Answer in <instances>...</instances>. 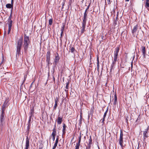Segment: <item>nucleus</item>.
Returning a JSON list of instances; mask_svg holds the SVG:
<instances>
[{
	"label": "nucleus",
	"mask_w": 149,
	"mask_h": 149,
	"mask_svg": "<svg viewBox=\"0 0 149 149\" xmlns=\"http://www.w3.org/2000/svg\"><path fill=\"white\" fill-rule=\"evenodd\" d=\"M23 39L22 38H20L16 42L15 45L16 48V57L19 56L21 54V48L22 46Z\"/></svg>",
	"instance_id": "nucleus-1"
},
{
	"label": "nucleus",
	"mask_w": 149,
	"mask_h": 149,
	"mask_svg": "<svg viewBox=\"0 0 149 149\" xmlns=\"http://www.w3.org/2000/svg\"><path fill=\"white\" fill-rule=\"evenodd\" d=\"M30 43L29 37L24 34V44L23 47L25 53H26L28 51V46Z\"/></svg>",
	"instance_id": "nucleus-2"
},
{
	"label": "nucleus",
	"mask_w": 149,
	"mask_h": 149,
	"mask_svg": "<svg viewBox=\"0 0 149 149\" xmlns=\"http://www.w3.org/2000/svg\"><path fill=\"white\" fill-rule=\"evenodd\" d=\"M55 58L54 59V62L53 63V64L55 66H56L59 62L60 58L58 53H56L54 54Z\"/></svg>",
	"instance_id": "nucleus-3"
},
{
	"label": "nucleus",
	"mask_w": 149,
	"mask_h": 149,
	"mask_svg": "<svg viewBox=\"0 0 149 149\" xmlns=\"http://www.w3.org/2000/svg\"><path fill=\"white\" fill-rule=\"evenodd\" d=\"M1 112L0 116V127H2L4 124L5 122V114L4 112Z\"/></svg>",
	"instance_id": "nucleus-4"
},
{
	"label": "nucleus",
	"mask_w": 149,
	"mask_h": 149,
	"mask_svg": "<svg viewBox=\"0 0 149 149\" xmlns=\"http://www.w3.org/2000/svg\"><path fill=\"white\" fill-rule=\"evenodd\" d=\"M9 105L8 104V101L6 100L4 102L2 107L1 112H4L6 110V108Z\"/></svg>",
	"instance_id": "nucleus-5"
},
{
	"label": "nucleus",
	"mask_w": 149,
	"mask_h": 149,
	"mask_svg": "<svg viewBox=\"0 0 149 149\" xmlns=\"http://www.w3.org/2000/svg\"><path fill=\"white\" fill-rule=\"evenodd\" d=\"M88 11L85 10L82 22H86L87 20L88 14Z\"/></svg>",
	"instance_id": "nucleus-6"
},
{
	"label": "nucleus",
	"mask_w": 149,
	"mask_h": 149,
	"mask_svg": "<svg viewBox=\"0 0 149 149\" xmlns=\"http://www.w3.org/2000/svg\"><path fill=\"white\" fill-rule=\"evenodd\" d=\"M86 25V23L83 22H82V26L81 27V28L80 34L82 35L84 32L85 31V28Z\"/></svg>",
	"instance_id": "nucleus-7"
},
{
	"label": "nucleus",
	"mask_w": 149,
	"mask_h": 149,
	"mask_svg": "<svg viewBox=\"0 0 149 149\" xmlns=\"http://www.w3.org/2000/svg\"><path fill=\"white\" fill-rule=\"evenodd\" d=\"M8 34L10 33L11 29V27L13 23V21L8 20Z\"/></svg>",
	"instance_id": "nucleus-8"
},
{
	"label": "nucleus",
	"mask_w": 149,
	"mask_h": 149,
	"mask_svg": "<svg viewBox=\"0 0 149 149\" xmlns=\"http://www.w3.org/2000/svg\"><path fill=\"white\" fill-rule=\"evenodd\" d=\"M29 147V140L28 136H26V141L25 147L24 149H28Z\"/></svg>",
	"instance_id": "nucleus-9"
},
{
	"label": "nucleus",
	"mask_w": 149,
	"mask_h": 149,
	"mask_svg": "<svg viewBox=\"0 0 149 149\" xmlns=\"http://www.w3.org/2000/svg\"><path fill=\"white\" fill-rule=\"evenodd\" d=\"M138 24H137L134 26L133 29L132 30V32L133 35H134V33H135L138 29Z\"/></svg>",
	"instance_id": "nucleus-10"
},
{
	"label": "nucleus",
	"mask_w": 149,
	"mask_h": 149,
	"mask_svg": "<svg viewBox=\"0 0 149 149\" xmlns=\"http://www.w3.org/2000/svg\"><path fill=\"white\" fill-rule=\"evenodd\" d=\"M148 129V127L147 129H146L143 132V137L144 140L148 137L147 134Z\"/></svg>",
	"instance_id": "nucleus-11"
},
{
	"label": "nucleus",
	"mask_w": 149,
	"mask_h": 149,
	"mask_svg": "<svg viewBox=\"0 0 149 149\" xmlns=\"http://www.w3.org/2000/svg\"><path fill=\"white\" fill-rule=\"evenodd\" d=\"M120 49L119 47H117L115 48V49L114 52V55L115 56H118V53Z\"/></svg>",
	"instance_id": "nucleus-12"
},
{
	"label": "nucleus",
	"mask_w": 149,
	"mask_h": 149,
	"mask_svg": "<svg viewBox=\"0 0 149 149\" xmlns=\"http://www.w3.org/2000/svg\"><path fill=\"white\" fill-rule=\"evenodd\" d=\"M141 48L142 49L141 51L143 53V57L145 58L146 57V47L142 46Z\"/></svg>",
	"instance_id": "nucleus-13"
},
{
	"label": "nucleus",
	"mask_w": 149,
	"mask_h": 149,
	"mask_svg": "<svg viewBox=\"0 0 149 149\" xmlns=\"http://www.w3.org/2000/svg\"><path fill=\"white\" fill-rule=\"evenodd\" d=\"M119 143L120 145L121 146L122 148H123V136H120L119 140Z\"/></svg>",
	"instance_id": "nucleus-14"
},
{
	"label": "nucleus",
	"mask_w": 149,
	"mask_h": 149,
	"mask_svg": "<svg viewBox=\"0 0 149 149\" xmlns=\"http://www.w3.org/2000/svg\"><path fill=\"white\" fill-rule=\"evenodd\" d=\"M46 57V61L47 63V65L49 66V65L50 64L51 65L52 64V63H50V56H47Z\"/></svg>",
	"instance_id": "nucleus-15"
},
{
	"label": "nucleus",
	"mask_w": 149,
	"mask_h": 149,
	"mask_svg": "<svg viewBox=\"0 0 149 149\" xmlns=\"http://www.w3.org/2000/svg\"><path fill=\"white\" fill-rule=\"evenodd\" d=\"M56 125H54V127L53 129V132L52 134V136H56Z\"/></svg>",
	"instance_id": "nucleus-16"
},
{
	"label": "nucleus",
	"mask_w": 149,
	"mask_h": 149,
	"mask_svg": "<svg viewBox=\"0 0 149 149\" xmlns=\"http://www.w3.org/2000/svg\"><path fill=\"white\" fill-rule=\"evenodd\" d=\"M66 127V126L65 123L63 124V135H65V129Z\"/></svg>",
	"instance_id": "nucleus-17"
},
{
	"label": "nucleus",
	"mask_w": 149,
	"mask_h": 149,
	"mask_svg": "<svg viewBox=\"0 0 149 149\" xmlns=\"http://www.w3.org/2000/svg\"><path fill=\"white\" fill-rule=\"evenodd\" d=\"M62 121V118L61 117H58L57 120V122L58 124V125L61 124Z\"/></svg>",
	"instance_id": "nucleus-18"
},
{
	"label": "nucleus",
	"mask_w": 149,
	"mask_h": 149,
	"mask_svg": "<svg viewBox=\"0 0 149 149\" xmlns=\"http://www.w3.org/2000/svg\"><path fill=\"white\" fill-rule=\"evenodd\" d=\"M34 113V109L33 108L31 110L29 114V117L31 118L32 116H33V114Z\"/></svg>",
	"instance_id": "nucleus-19"
},
{
	"label": "nucleus",
	"mask_w": 149,
	"mask_h": 149,
	"mask_svg": "<svg viewBox=\"0 0 149 149\" xmlns=\"http://www.w3.org/2000/svg\"><path fill=\"white\" fill-rule=\"evenodd\" d=\"M97 70H98L99 68V58L98 56L97 55Z\"/></svg>",
	"instance_id": "nucleus-20"
},
{
	"label": "nucleus",
	"mask_w": 149,
	"mask_h": 149,
	"mask_svg": "<svg viewBox=\"0 0 149 149\" xmlns=\"http://www.w3.org/2000/svg\"><path fill=\"white\" fill-rule=\"evenodd\" d=\"M6 7L8 8H11L12 9L13 8V6L10 3H8L6 5Z\"/></svg>",
	"instance_id": "nucleus-21"
},
{
	"label": "nucleus",
	"mask_w": 149,
	"mask_h": 149,
	"mask_svg": "<svg viewBox=\"0 0 149 149\" xmlns=\"http://www.w3.org/2000/svg\"><path fill=\"white\" fill-rule=\"evenodd\" d=\"M114 101L113 102V104L115 105L116 104L117 102V97L116 94H115L114 95Z\"/></svg>",
	"instance_id": "nucleus-22"
},
{
	"label": "nucleus",
	"mask_w": 149,
	"mask_h": 149,
	"mask_svg": "<svg viewBox=\"0 0 149 149\" xmlns=\"http://www.w3.org/2000/svg\"><path fill=\"white\" fill-rule=\"evenodd\" d=\"M81 133H80V135L79 137L78 142V143H77V144L80 145L81 141Z\"/></svg>",
	"instance_id": "nucleus-23"
},
{
	"label": "nucleus",
	"mask_w": 149,
	"mask_h": 149,
	"mask_svg": "<svg viewBox=\"0 0 149 149\" xmlns=\"http://www.w3.org/2000/svg\"><path fill=\"white\" fill-rule=\"evenodd\" d=\"M108 107L107 108V109H106V111L105 112V113H104V116H103L104 118H105V117H106V115H107V113L108 112Z\"/></svg>",
	"instance_id": "nucleus-24"
},
{
	"label": "nucleus",
	"mask_w": 149,
	"mask_h": 149,
	"mask_svg": "<svg viewBox=\"0 0 149 149\" xmlns=\"http://www.w3.org/2000/svg\"><path fill=\"white\" fill-rule=\"evenodd\" d=\"M116 62L113 61L111 65V69H112L114 68V66L116 64Z\"/></svg>",
	"instance_id": "nucleus-25"
},
{
	"label": "nucleus",
	"mask_w": 149,
	"mask_h": 149,
	"mask_svg": "<svg viewBox=\"0 0 149 149\" xmlns=\"http://www.w3.org/2000/svg\"><path fill=\"white\" fill-rule=\"evenodd\" d=\"M92 143V140L91 138V136H90V139H89L88 143V144L89 145H91Z\"/></svg>",
	"instance_id": "nucleus-26"
},
{
	"label": "nucleus",
	"mask_w": 149,
	"mask_h": 149,
	"mask_svg": "<svg viewBox=\"0 0 149 149\" xmlns=\"http://www.w3.org/2000/svg\"><path fill=\"white\" fill-rule=\"evenodd\" d=\"M53 22V19L52 18L50 19L49 20V24L50 25H51L52 24Z\"/></svg>",
	"instance_id": "nucleus-27"
},
{
	"label": "nucleus",
	"mask_w": 149,
	"mask_h": 149,
	"mask_svg": "<svg viewBox=\"0 0 149 149\" xmlns=\"http://www.w3.org/2000/svg\"><path fill=\"white\" fill-rule=\"evenodd\" d=\"M12 9L11 10V13L10 15V16L9 17V18H8V20H12L11 18H12Z\"/></svg>",
	"instance_id": "nucleus-28"
},
{
	"label": "nucleus",
	"mask_w": 149,
	"mask_h": 149,
	"mask_svg": "<svg viewBox=\"0 0 149 149\" xmlns=\"http://www.w3.org/2000/svg\"><path fill=\"white\" fill-rule=\"evenodd\" d=\"M145 7L146 8H149V2L146 1L145 3Z\"/></svg>",
	"instance_id": "nucleus-29"
},
{
	"label": "nucleus",
	"mask_w": 149,
	"mask_h": 149,
	"mask_svg": "<svg viewBox=\"0 0 149 149\" xmlns=\"http://www.w3.org/2000/svg\"><path fill=\"white\" fill-rule=\"evenodd\" d=\"M118 57V56H114L113 60V61L116 62L117 60Z\"/></svg>",
	"instance_id": "nucleus-30"
},
{
	"label": "nucleus",
	"mask_w": 149,
	"mask_h": 149,
	"mask_svg": "<svg viewBox=\"0 0 149 149\" xmlns=\"http://www.w3.org/2000/svg\"><path fill=\"white\" fill-rule=\"evenodd\" d=\"M57 103H58L55 102V104L54 106L53 107V110H55L56 109V107L58 105Z\"/></svg>",
	"instance_id": "nucleus-31"
},
{
	"label": "nucleus",
	"mask_w": 149,
	"mask_h": 149,
	"mask_svg": "<svg viewBox=\"0 0 149 149\" xmlns=\"http://www.w3.org/2000/svg\"><path fill=\"white\" fill-rule=\"evenodd\" d=\"M50 54H51L50 51H48V52H47V54L46 55V57L50 56Z\"/></svg>",
	"instance_id": "nucleus-32"
},
{
	"label": "nucleus",
	"mask_w": 149,
	"mask_h": 149,
	"mask_svg": "<svg viewBox=\"0 0 149 149\" xmlns=\"http://www.w3.org/2000/svg\"><path fill=\"white\" fill-rule=\"evenodd\" d=\"M55 102L58 103L59 101V98L58 97H56L54 99Z\"/></svg>",
	"instance_id": "nucleus-33"
},
{
	"label": "nucleus",
	"mask_w": 149,
	"mask_h": 149,
	"mask_svg": "<svg viewBox=\"0 0 149 149\" xmlns=\"http://www.w3.org/2000/svg\"><path fill=\"white\" fill-rule=\"evenodd\" d=\"M88 118H89L91 116V117H92L93 116V114L92 113L91 111H90L89 113L88 112Z\"/></svg>",
	"instance_id": "nucleus-34"
},
{
	"label": "nucleus",
	"mask_w": 149,
	"mask_h": 149,
	"mask_svg": "<svg viewBox=\"0 0 149 149\" xmlns=\"http://www.w3.org/2000/svg\"><path fill=\"white\" fill-rule=\"evenodd\" d=\"M91 4V3H89V5L88 6L87 8L85 10L88 11H89V8Z\"/></svg>",
	"instance_id": "nucleus-35"
},
{
	"label": "nucleus",
	"mask_w": 149,
	"mask_h": 149,
	"mask_svg": "<svg viewBox=\"0 0 149 149\" xmlns=\"http://www.w3.org/2000/svg\"><path fill=\"white\" fill-rule=\"evenodd\" d=\"M65 27V25H63V26L62 27L61 29V32L63 33V31Z\"/></svg>",
	"instance_id": "nucleus-36"
},
{
	"label": "nucleus",
	"mask_w": 149,
	"mask_h": 149,
	"mask_svg": "<svg viewBox=\"0 0 149 149\" xmlns=\"http://www.w3.org/2000/svg\"><path fill=\"white\" fill-rule=\"evenodd\" d=\"M58 139H59L58 136H56V140L55 141V143L58 144Z\"/></svg>",
	"instance_id": "nucleus-37"
},
{
	"label": "nucleus",
	"mask_w": 149,
	"mask_h": 149,
	"mask_svg": "<svg viewBox=\"0 0 149 149\" xmlns=\"http://www.w3.org/2000/svg\"><path fill=\"white\" fill-rule=\"evenodd\" d=\"M31 124H28V125L27 127V130L28 131V132L29 131V129L30 128Z\"/></svg>",
	"instance_id": "nucleus-38"
},
{
	"label": "nucleus",
	"mask_w": 149,
	"mask_h": 149,
	"mask_svg": "<svg viewBox=\"0 0 149 149\" xmlns=\"http://www.w3.org/2000/svg\"><path fill=\"white\" fill-rule=\"evenodd\" d=\"M75 50V48L73 47H72L70 49L71 52L72 53H73L74 51Z\"/></svg>",
	"instance_id": "nucleus-39"
},
{
	"label": "nucleus",
	"mask_w": 149,
	"mask_h": 149,
	"mask_svg": "<svg viewBox=\"0 0 149 149\" xmlns=\"http://www.w3.org/2000/svg\"><path fill=\"white\" fill-rule=\"evenodd\" d=\"M69 83L68 82H67L66 83V89H68L69 87Z\"/></svg>",
	"instance_id": "nucleus-40"
},
{
	"label": "nucleus",
	"mask_w": 149,
	"mask_h": 149,
	"mask_svg": "<svg viewBox=\"0 0 149 149\" xmlns=\"http://www.w3.org/2000/svg\"><path fill=\"white\" fill-rule=\"evenodd\" d=\"M91 145L88 144L87 146H86V149H91Z\"/></svg>",
	"instance_id": "nucleus-41"
},
{
	"label": "nucleus",
	"mask_w": 149,
	"mask_h": 149,
	"mask_svg": "<svg viewBox=\"0 0 149 149\" xmlns=\"http://www.w3.org/2000/svg\"><path fill=\"white\" fill-rule=\"evenodd\" d=\"M80 145L76 144V145L75 146V149H79Z\"/></svg>",
	"instance_id": "nucleus-42"
},
{
	"label": "nucleus",
	"mask_w": 149,
	"mask_h": 149,
	"mask_svg": "<svg viewBox=\"0 0 149 149\" xmlns=\"http://www.w3.org/2000/svg\"><path fill=\"white\" fill-rule=\"evenodd\" d=\"M105 118H103L101 120H100V121H101V123H102V125L104 123V121L105 120Z\"/></svg>",
	"instance_id": "nucleus-43"
},
{
	"label": "nucleus",
	"mask_w": 149,
	"mask_h": 149,
	"mask_svg": "<svg viewBox=\"0 0 149 149\" xmlns=\"http://www.w3.org/2000/svg\"><path fill=\"white\" fill-rule=\"evenodd\" d=\"M63 33L61 32V36H60V40L61 41H62L61 38H62V37H63Z\"/></svg>",
	"instance_id": "nucleus-44"
},
{
	"label": "nucleus",
	"mask_w": 149,
	"mask_h": 149,
	"mask_svg": "<svg viewBox=\"0 0 149 149\" xmlns=\"http://www.w3.org/2000/svg\"><path fill=\"white\" fill-rule=\"evenodd\" d=\"M123 132L122 130H120V136H123Z\"/></svg>",
	"instance_id": "nucleus-45"
},
{
	"label": "nucleus",
	"mask_w": 149,
	"mask_h": 149,
	"mask_svg": "<svg viewBox=\"0 0 149 149\" xmlns=\"http://www.w3.org/2000/svg\"><path fill=\"white\" fill-rule=\"evenodd\" d=\"M31 118L29 117V120L28 122V124H31L30 123H31Z\"/></svg>",
	"instance_id": "nucleus-46"
},
{
	"label": "nucleus",
	"mask_w": 149,
	"mask_h": 149,
	"mask_svg": "<svg viewBox=\"0 0 149 149\" xmlns=\"http://www.w3.org/2000/svg\"><path fill=\"white\" fill-rule=\"evenodd\" d=\"M34 81H33L32 82V83L31 85H30V89L32 87V86L33 84H34Z\"/></svg>",
	"instance_id": "nucleus-47"
},
{
	"label": "nucleus",
	"mask_w": 149,
	"mask_h": 149,
	"mask_svg": "<svg viewBox=\"0 0 149 149\" xmlns=\"http://www.w3.org/2000/svg\"><path fill=\"white\" fill-rule=\"evenodd\" d=\"M101 38L102 39V40H105V38L104 37V36H101Z\"/></svg>",
	"instance_id": "nucleus-48"
},
{
	"label": "nucleus",
	"mask_w": 149,
	"mask_h": 149,
	"mask_svg": "<svg viewBox=\"0 0 149 149\" xmlns=\"http://www.w3.org/2000/svg\"><path fill=\"white\" fill-rule=\"evenodd\" d=\"M38 78V76L37 75H36L35 76V77H34V80L33 81H35V80H36V79H37Z\"/></svg>",
	"instance_id": "nucleus-49"
},
{
	"label": "nucleus",
	"mask_w": 149,
	"mask_h": 149,
	"mask_svg": "<svg viewBox=\"0 0 149 149\" xmlns=\"http://www.w3.org/2000/svg\"><path fill=\"white\" fill-rule=\"evenodd\" d=\"M128 118V116H127L126 118V123H127V124L128 123V120L127 119V118Z\"/></svg>",
	"instance_id": "nucleus-50"
},
{
	"label": "nucleus",
	"mask_w": 149,
	"mask_h": 149,
	"mask_svg": "<svg viewBox=\"0 0 149 149\" xmlns=\"http://www.w3.org/2000/svg\"><path fill=\"white\" fill-rule=\"evenodd\" d=\"M3 61H4V58H3V56L2 60V61H1V64H0V65H1L3 63Z\"/></svg>",
	"instance_id": "nucleus-51"
},
{
	"label": "nucleus",
	"mask_w": 149,
	"mask_h": 149,
	"mask_svg": "<svg viewBox=\"0 0 149 149\" xmlns=\"http://www.w3.org/2000/svg\"><path fill=\"white\" fill-rule=\"evenodd\" d=\"M107 3L108 4H110V0H107Z\"/></svg>",
	"instance_id": "nucleus-52"
},
{
	"label": "nucleus",
	"mask_w": 149,
	"mask_h": 149,
	"mask_svg": "<svg viewBox=\"0 0 149 149\" xmlns=\"http://www.w3.org/2000/svg\"><path fill=\"white\" fill-rule=\"evenodd\" d=\"M4 70L3 68H1L0 69V72H1V71H3Z\"/></svg>",
	"instance_id": "nucleus-53"
},
{
	"label": "nucleus",
	"mask_w": 149,
	"mask_h": 149,
	"mask_svg": "<svg viewBox=\"0 0 149 149\" xmlns=\"http://www.w3.org/2000/svg\"><path fill=\"white\" fill-rule=\"evenodd\" d=\"M11 4L13 6V1H11Z\"/></svg>",
	"instance_id": "nucleus-54"
},
{
	"label": "nucleus",
	"mask_w": 149,
	"mask_h": 149,
	"mask_svg": "<svg viewBox=\"0 0 149 149\" xmlns=\"http://www.w3.org/2000/svg\"><path fill=\"white\" fill-rule=\"evenodd\" d=\"M65 1H63L62 3V6H64V4H65Z\"/></svg>",
	"instance_id": "nucleus-55"
},
{
	"label": "nucleus",
	"mask_w": 149,
	"mask_h": 149,
	"mask_svg": "<svg viewBox=\"0 0 149 149\" xmlns=\"http://www.w3.org/2000/svg\"><path fill=\"white\" fill-rule=\"evenodd\" d=\"M52 77H53V81L55 82V78L54 77V76H53Z\"/></svg>",
	"instance_id": "nucleus-56"
},
{
	"label": "nucleus",
	"mask_w": 149,
	"mask_h": 149,
	"mask_svg": "<svg viewBox=\"0 0 149 149\" xmlns=\"http://www.w3.org/2000/svg\"><path fill=\"white\" fill-rule=\"evenodd\" d=\"M53 136V140L54 141L55 139V136Z\"/></svg>",
	"instance_id": "nucleus-57"
},
{
	"label": "nucleus",
	"mask_w": 149,
	"mask_h": 149,
	"mask_svg": "<svg viewBox=\"0 0 149 149\" xmlns=\"http://www.w3.org/2000/svg\"><path fill=\"white\" fill-rule=\"evenodd\" d=\"M70 1H69V3L70 4H71L72 3V0H69Z\"/></svg>",
	"instance_id": "nucleus-58"
},
{
	"label": "nucleus",
	"mask_w": 149,
	"mask_h": 149,
	"mask_svg": "<svg viewBox=\"0 0 149 149\" xmlns=\"http://www.w3.org/2000/svg\"><path fill=\"white\" fill-rule=\"evenodd\" d=\"M139 143L138 144V147H137V149H139Z\"/></svg>",
	"instance_id": "nucleus-59"
},
{
	"label": "nucleus",
	"mask_w": 149,
	"mask_h": 149,
	"mask_svg": "<svg viewBox=\"0 0 149 149\" xmlns=\"http://www.w3.org/2000/svg\"><path fill=\"white\" fill-rule=\"evenodd\" d=\"M57 144L55 143L54 146L56 147L57 146Z\"/></svg>",
	"instance_id": "nucleus-60"
},
{
	"label": "nucleus",
	"mask_w": 149,
	"mask_h": 149,
	"mask_svg": "<svg viewBox=\"0 0 149 149\" xmlns=\"http://www.w3.org/2000/svg\"><path fill=\"white\" fill-rule=\"evenodd\" d=\"M56 146H54L53 148V149H55L56 148Z\"/></svg>",
	"instance_id": "nucleus-61"
},
{
	"label": "nucleus",
	"mask_w": 149,
	"mask_h": 149,
	"mask_svg": "<svg viewBox=\"0 0 149 149\" xmlns=\"http://www.w3.org/2000/svg\"><path fill=\"white\" fill-rule=\"evenodd\" d=\"M65 91L67 92H68V90H66V89H65Z\"/></svg>",
	"instance_id": "nucleus-62"
},
{
	"label": "nucleus",
	"mask_w": 149,
	"mask_h": 149,
	"mask_svg": "<svg viewBox=\"0 0 149 149\" xmlns=\"http://www.w3.org/2000/svg\"><path fill=\"white\" fill-rule=\"evenodd\" d=\"M116 22H117L116 21H115L114 23L115 24H117Z\"/></svg>",
	"instance_id": "nucleus-63"
},
{
	"label": "nucleus",
	"mask_w": 149,
	"mask_h": 149,
	"mask_svg": "<svg viewBox=\"0 0 149 149\" xmlns=\"http://www.w3.org/2000/svg\"><path fill=\"white\" fill-rule=\"evenodd\" d=\"M39 149H42V147H40L39 148Z\"/></svg>",
	"instance_id": "nucleus-64"
}]
</instances>
